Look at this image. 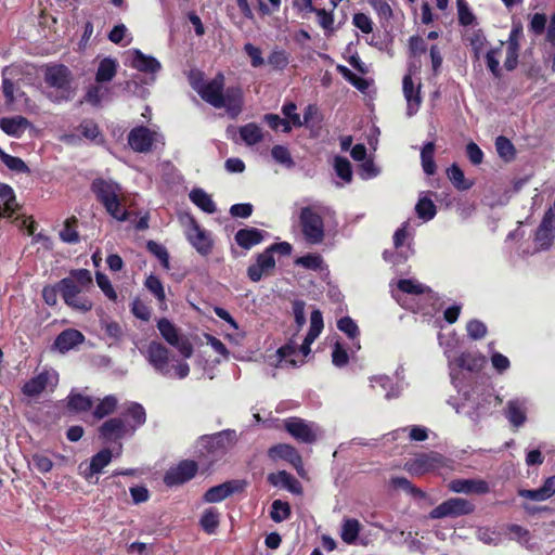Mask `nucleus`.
I'll return each instance as SVG.
<instances>
[{
	"mask_svg": "<svg viewBox=\"0 0 555 555\" xmlns=\"http://www.w3.org/2000/svg\"><path fill=\"white\" fill-rule=\"evenodd\" d=\"M447 465V459L437 453H421L404 464V469L411 475L421 476Z\"/></svg>",
	"mask_w": 555,
	"mask_h": 555,
	"instance_id": "nucleus-8",
	"label": "nucleus"
},
{
	"mask_svg": "<svg viewBox=\"0 0 555 555\" xmlns=\"http://www.w3.org/2000/svg\"><path fill=\"white\" fill-rule=\"evenodd\" d=\"M334 169L336 175L341 178L346 183L351 182L352 180V170L350 162L340 156H336L334 160Z\"/></svg>",
	"mask_w": 555,
	"mask_h": 555,
	"instance_id": "nucleus-54",
	"label": "nucleus"
},
{
	"mask_svg": "<svg viewBox=\"0 0 555 555\" xmlns=\"http://www.w3.org/2000/svg\"><path fill=\"white\" fill-rule=\"evenodd\" d=\"M244 51L250 57V64L253 67L258 68L264 64L261 50L258 47L251 43H246L244 46Z\"/></svg>",
	"mask_w": 555,
	"mask_h": 555,
	"instance_id": "nucleus-63",
	"label": "nucleus"
},
{
	"mask_svg": "<svg viewBox=\"0 0 555 555\" xmlns=\"http://www.w3.org/2000/svg\"><path fill=\"white\" fill-rule=\"evenodd\" d=\"M128 415L133 420L134 425L130 426V435H133L135 429L142 426L146 421V413L144 408L137 402H131L127 408Z\"/></svg>",
	"mask_w": 555,
	"mask_h": 555,
	"instance_id": "nucleus-44",
	"label": "nucleus"
},
{
	"mask_svg": "<svg viewBox=\"0 0 555 555\" xmlns=\"http://www.w3.org/2000/svg\"><path fill=\"white\" fill-rule=\"evenodd\" d=\"M468 336L474 339H481L487 334V326L479 320H470L466 325Z\"/></svg>",
	"mask_w": 555,
	"mask_h": 555,
	"instance_id": "nucleus-59",
	"label": "nucleus"
},
{
	"mask_svg": "<svg viewBox=\"0 0 555 555\" xmlns=\"http://www.w3.org/2000/svg\"><path fill=\"white\" fill-rule=\"evenodd\" d=\"M77 222L76 218L67 219L63 230L60 232L61 240L65 243L75 244L79 242V235L74 224Z\"/></svg>",
	"mask_w": 555,
	"mask_h": 555,
	"instance_id": "nucleus-57",
	"label": "nucleus"
},
{
	"mask_svg": "<svg viewBox=\"0 0 555 555\" xmlns=\"http://www.w3.org/2000/svg\"><path fill=\"white\" fill-rule=\"evenodd\" d=\"M288 63H289L288 54L284 50L279 49V48L273 49L268 56V64L274 70H283L284 68H286Z\"/></svg>",
	"mask_w": 555,
	"mask_h": 555,
	"instance_id": "nucleus-47",
	"label": "nucleus"
},
{
	"mask_svg": "<svg viewBox=\"0 0 555 555\" xmlns=\"http://www.w3.org/2000/svg\"><path fill=\"white\" fill-rule=\"evenodd\" d=\"M555 234V217L552 210L545 212L541 224L535 233V242L541 249L551 246Z\"/></svg>",
	"mask_w": 555,
	"mask_h": 555,
	"instance_id": "nucleus-21",
	"label": "nucleus"
},
{
	"mask_svg": "<svg viewBox=\"0 0 555 555\" xmlns=\"http://www.w3.org/2000/svg\"><path fill=\"white\" fill-rule=\"evenodd\" d=\"M269 454L273 459L286 460L297 469L298 474L300 476H302L301 456L294 447H292L289 444L281 443V444L272 447L269 450Z\"/></svg>",
	"mask_w": 555,
	"mask_h": 555,
	"instance_id": "nucleus-24",
	"label": "nucleus"
},
{
	"mask_svg": "<svg viewBox=\"0 0 555 555\" xmlns=\"http://www.w3.org/2000/svg\"><path fill=\"white\" fill-rule=\"evenodd\" d=\"M323 326L322 313L320 310L314 309L310 315L309 331L299 349H297V346L293 340L278 349L276 354L279 357L280 365H301L304 363V358L311 352L310 346L319 337Z\"/></svg>",
	"mask_w": 555,
	"mask_h": 555,
	"instance_id": "nucleus-1",
	"label": "nucleus"
},
{
	"mask_svg": "<svg viewBox=\"0 0 555 555\" xmlns=\"http://www.w3.org/2000/svg\"><path fill=\"white\" fill-rule=\"evenodd\" d=\"M185 235L191 245L203 256L208 255L212 248V241L207 231L202 229L192 216L183 218Z\"/></svg>",
	"mask_w": 555,
	"mask_h": 555,
	"instance_id": "nucleus-9",
	"label": "nucleus"
},
{
	"mask_svg": "<svg viewBox=\"0 0 555 555\" xmlns=\"http://www.w3.org/2000/svg\"><path fill=\"white\" fill-rule=\"evenodd\" d=\"M286 431L300 442L312 443L318 437V427L299 417H289L284 421Z\"/></svg>",
	"mask_w": 555,
	"mask_h": 555,
	"instance_id": "nucleus-14",
	"label": "nucleus"
},
{
	"mask_svg": "<svg viewBox=\"0 0 555 555\" xmlns=\"http://www.w3.org/2000/svg\"><path fill=\"white\" fill-rule=\"evenodd\" d=\"M92 191L113 218L119 221L127 219V211L121 205V188L118 183L112 180L96 179L92 183Z\"/></svg>",
	"mask_w": 555,
	"mask_h": 555,
	"instance_id": "nucleus-4",
	"label": "nucleus"
},
{
	"mask_svg": "<svg viewBox=\"0 0 555 555\" xmlns=\"http://www.w3.org/2000/svg\"><path fill=\"white\" fill-rule=\"evenodd\" d=\"M448 487L452 492L464 494H485L490 490L483 479H453Z\"/></svg>",
	"mask_w": 555,
	"mask_h": 555,
	"instance_id": "nucleus-19",
	"label": "nucleus"
},
{
	"mask_svg": "<svg viewBox=\"0 0 555 555\" xmlns=\"http://www.w3.org/2000/svg\"><path fill=\"white\" fill-rule=\"evenodd\" d=\"M0 159L12 171L29 172L28 166L25 164V162L22 158L9 155L1 147H0Z\"/></svg>",
	"mask_w": 555,
	"mask_h": 555,
	"instance_id": "nucleus-48",
	"label": "nucleus"
},
{
	"mask_svg": "<svg viewBox=\"0 0 555 555\" xmlns=\"http://www.w3.org/2000/svg\"><path fill=\"white\" fill-rule=\"evenodd\" d=\"M83 339L85 336L79 331L68 328L57 335L54 341V347L64 353L81 344Z\"/></svg>",
	"mask_w": 555,
	"mask_h": 555,
	"instance_id": "nucleus-27",
	"label": "nucleus"
},
{
	"mask_svg": "<svg viewBox=\"0 0 555 555\" xmlns=\"http://www.w3.org/2000/svg\"><path fill=\"white\" fill-rule=\"evenodd\" d=\"M145 287L158 299L160 304L165 302V289L162 281L157 276H147V279L145 280Z\"/></svg>",
	"mask_w": 555,
	"mask_h": 555,
	"instance_id": "nucleus-56",
	"label": "nucleus"
},
{
	"mask_svg": "<svg viewBox=\"0 0 555 555\" xmlns=\"http://www.w3.org/2000/svg\"><path fill=\"white\" fill-rule=\"evenodd\" d=\"M147 248H149V250H150V251H151L155 257H157V258L160 260V262H162L163 267H164L166 270H169V269H170V264H169V254H168L167 249H166L163 245H160V244H158V243H156V242L150 241V242L147 243Z\"/></svg>",
	"mask_w": 555,
	"mask_h": 555,
	"instance_id": "nucleus-58",
	"label": "nucleus"
},
{
	"mask_svg": "<svg viewBox=\"0 0 555 555\" xmlns=\"http://www.w3.org/2000/svg\"><path fill=\"white\" fill-rule=\"evenodd\" d=\"M402 89L406 101V115L413 116L421 105L422 99L420 94L421 85H414L410 74L405 75L402 80Z\"/></svg>",
	"mask_w": 555,
	"mask_h": 555,
	"instance_id": "nucleus-20",
	"label": "nucleus"
},
{
	"mask_svg": "<svg viewBox=\"0 0 555 555\" xmlns=\"http://www.w3.org/2000/svg\"><path fill=\"white\" fill-rule=\"evenodd\" d=\"M224 89V75L218 73L211 80L206 81L203 87L195 86V91L208 104L215 108H222L221 98Z\"/></svg>",
	"mask_w": 555,
	"mask_h": 555,
	"instance_id": "nucleus-13",
	"label": "nucleus"
},
{
	"mask_svg": "<svg viewBox=\"0 0 555 555\" xmlns=\"http://www.w3.org/2000/svg\"><path fill=\"white\" fill-rule=\"evenodd\" d=\"M0 198L3 201V209L1 211L10 217L18 206L13 189L8 184L0 183Z\"/></svg>",
	"mask_w": 555,
	"mask_h": 555,
	"instance_id": "nucleus-40",
	"label": "nucleus"
},
{
	"mask_svg": "<svg viewBox=\"0 0 555 555\" xmlns=\"http://www.w3.org/2000/svg\"><path fill=\"white\" fill-rule=\"evenodd\" d=\"M91 283L90 272L86 269H80L72 272L70 276L62 279L57 284V288L66 305L80 311H89L92 308V302L81 296L80 293Z\"/></svg>",
	"mask_w": 555,
	"mask_h": 555,
	"instance_id": "nucleus-2",
	"label": "nucleus"
},
{
	"mask_svg": "<svg viewBox=\"0 0 555 555\" xmlns=\"http://www.w3.org/2000/svg\"><path fill=\"white\" fill-rule=\"evenodd\" d=\"M527 400L512 399L506 403L504 414L514 427H520L527 421Z\"/></svg>",
	"mask_w": 555,
	"mask_h": 555,
	"instance_id": "nucleus-23",
	"label": "nucleus"
},
{
	"mask_svg": "<svg viewBox=\"0 0 555 555\" xmlns=\"http://www.w3.org/2000/svg\"><path fill=\"white\" fill-rule=\"evenodd\" d=\"M117 72V63L115 60L106 57L100 62L96 70L95 79L98 82L111 81Z\"/></svg>",
	"mask_w": 555,
	"mask_h": 555,
	"instance_id": "nucleus-37",
	"label": "nucleus"
},
{
	"mask_svg": "<svg viewBox=\"0 0 555 555\" xmlns=\"http://www.w3.org/2000/svg\"><path fill=\"white\" fill-rule=\"evenodd\" d=\"M264 120L270 126V128L274 130L282 128V131L285 133H288L292 130L291 121L286 120L285 118H281L279 115L267 114L264 116Z\"/></svg>",
	"mask_w": 555,
	"mask_h": 555,
	"instance_id": "nucleus-61",
	"label": "nucleus"
},
{
	"mask_svg": "<svg viewBox=\"0 0 555 555\" xmlns=\"http://www.w3.org/2000/svg\"><path fill=\"white\" fill-rule=\"evenodd\" d=\"M337 327L339 331L344 332L349 338L353 340L352 343V351H357L361 348L359 340L357 339L359 336V327L356 322L349 318L344 317L337 322Z\"/></svg>",
	"mask_w": 555,
	"mask_h": 555,
	"instance_id": "nucleus-35",
	"label": "nucleus"
},
{
	"mask_svg": "<svg viewBox=\"0 0 555 555\" xmlns=\"http://www.w3.org/2000/svg\"><path fill=\"white\" fill-rule=\"evenodd\" d=\"M30 126L27 118L23 116L3 117L0 120L1 129L11 137L20 138Z\"/></svg>",
	"mask_w": 555,
	"mask_h": 555,
	"instance_id": "nucleus-29",
	"label": "nucleus"
},
{
	"mask_svg": "<svg viewBox=\"0 0 555 555\" xmlns=\"http://www.w3.org/2000/svg\"><path fill=\"white\" fill-rule=\"evenodd\" d=\"M157 328L163 338L171 346L176 347L184 358H190L193 354V347L191 343L180 336L176 326L167 319H160L157 322Z\"/></svg>",
	"mask_w": 555,
	"mask_h": 555,
	"instance_id": "nucleus-11",
	"label": "nucleus"
},
{
	"mask_svg": "<svg viewBox=\"0 0 555 555\" xmlns=\"http://www.w3.org/2000/svg\"><path fill=\"white\" fill-rule=\"evenodd\" d=\"M219 518L220 514L216 508H208L201 518V526L207 533L211 534L219 526Z\"/></svg>",
	"mask_w": 555,
	"mask_h": 555,
	"instance_id": "nucleus-46",
	"label": "nucleus"
},
{
	"mask_svg": "<svg viewBox=\"0 0 555 555\" xmlns=\"http://www.w3.org/2000/svg\"><path fill=\"white\" fill-rule=\"evenodd\" d=\"M93 405L91 397L72 391L67 397V408L76 413L87 412Z\"/></svg>",
	"mask_w": 555,
	"mask_h": 555,
	"instance_id": "nucleus-34",
	"label": "nucleus"
},
{
	"mask_svg": "<svg viewBox=\"0 0 555 555\" xmlns=\"http://www.w3.org/2000/svg\"><path fill=\"white\" fill-rule=\"evenodd\" d=\"M291 516V506L282 500H274L271 505L270 517L275 522H282Z\"/></svg>",
	"mask_w": 555,
	"mask_h": 555,
	"instance_id": "nucleus-45",
	"label": "nucleus"
},
{
	"mask_svg": "<svg viewBox=\"0 0 555 555\" xmlns=\"http://www.w3.org/2000/svg\"><path fill=\"white\" fill-rule=\"evenodd\" d=\"M190 199L198 208L207 214H214L217 210L216 204L211 196L206 193L203 189H194L190 192Z\"/></svg>",
	"mask_w": 555,
	"mask_h": 555,
	"instance_id": "nucleus-33",
	"label": "nucleus"
},
{
	"mask_svg": "<svg viewBox=\"0 0 555 555\" xmlns=\"http://www.w3.org/2000/svg\"><path fill=\"white\" fill-rule=\"evenodd\" d=\"M397 286L399 291L406 294H428L430 298H434L436 296L429 287L423 285L422 283L413 279H401L398 281Z\"/></svg>",
	"mask_w": 555,
	"mask_h": 555,
	"instance_id": "nucleus-36",
	"label": "nucleus"
},
{
	"mask_svg": "<svg viewBox=\"0 0 555 555\" xmlns=\"http://www.w3.org/2000/svg\"><path fill=\"white\" fill-rule=\"evenodd\" d=\"M240 135L247 145H255L262 140V131L260 127L254 122L241 127Z\"/></svg>",
	"mask_w": 555,
	"mask_h": 555,
	"instance_id": "nucleus-43",
	"label": "nucleus"
},
{
	"mask_svg": "<svg viewBox=\"0 0 555 555\" xmlns=\"http://www.w3.org/2000/svg\"><path fill=\"white\" fill-rule=\"evenodd\" d=\"M98 286L102 289L105 296L115 301L117 299V294L112 286L109 279L103 273H96L95 275Z\"/></svg>",
	"mask_w": 555,
	"mask_h": 555,
	"instance_id": "nucleus-62",
	"label": "nucleus"
},
{
	"mask_svg": "<svg viewBox=\"0 0 555 555\" xmlns=\"http://www.w3.org/2000/svg\"><path fill=\"white\" fill-rule=\"evenodd\" d=\"M162 140V134L143 126L133 128L128 134L130 147L139 153L151 151L152 146Z\"/></svg>",
	"mask_w": 555,
	"mask_h": 555,
	"instance_id": "nucleus-12",
	"label": "nucleus"
},
{
	"mask_svg": "<svg viewBox=\"0 0 555 555\" xmlns=\"http://www.w3.org/2000/svg\"><path fill=\"white\" fill-rule=\"evenodd\" d=\"M112 461V452L103 449L91 457L90 464L81 473L85 479L90 480L94 475L102 472Z\"/></svg>",
	"mask_w": 555,
	"mask_h": 555,
	"instance_id": "nucleus-28",
	"label": "nucleus"
},
{
	"mask_svg": "<svg viewBox=\"0 0 555 555\" xmlns=\"http://www.w3.org/2000/svg\"><path fill=\"white\" fill-rule=\"evenodd\" d=\"M117 398L113 395H108L100 400V402L95 405L93 416L98 420H102L105 416L112 414L117 408Z\"/></svg>",
	"mask_w": 555,
	"mask_h": 555,
	"instance_id": "nucleus-39",
	"label": "nucleus"
},
{
	"mask_svg": "<svg viewBox=\"0 0 555 555\" xmlns=\"http://www.w3.org/2000/svg\"><path fill=\"white\" fill-rule=\"evenodd\" d=\"M371 387L375 388L378 385L382 389L387 390L386 399L396 398L399 396L398 389H396L390 380V378L386 375L373 376L370 379Z\"/></svg>",
	"mask_w": 555,
	"mask_h": 555,
	"instance_id": "nucleus-51",
	"label": "nucleus"
},
{
	"mask_svg": "<svg viewBox=\"0 0 555 555\" xmlns=\"http://www.w3.org/2000/svg\"><path fill=\"white\" fill-rule=\"evenodd\" d=\"M263 240V231L256 228L241 229L235 234L236 243L244 249L261 243Z\"/></svg>",
	"mask_w": 555,
	"mask_h": 555,
	"instance_id": "nucleus-31",
	"label": "nucleus"
},
{
	"mask_svg": "<svg viewBox=\"0 0 555 555\" xmlns=\"http://www.w3.org/2000/svg\"><path fill=\"white\" fill-rule=\"evenodd\" d=\"M361 530V524L356 518H345L341 522L340 538L346 544H354Z\"/></svg>",
	"mask_w": 555,
	"mask_h": 555,
	"instance_id": "nucleus-32",
	"label": "nucleus"
},
{
	"mask_svg": "<svg viewBox=\"0 0 555 555\" xmlns=\"http://www.w3.org/2000/svg\"><path fill=\"white\" fill-rule=\"evenodd\" d=\"M502 48L503 43H501L499 48L492 49L486 54L487 66L494 76H499L500 74L499 59L502 54Z\"/></svg>",
	"mask_w": 555,
	"mask_h": 555,
	"instance_id": "nucleus-60",
	"label": "nucleus"
},
{
	"mask_svg": "<svg viewBox=\"0 0 555 555\" xmlns=\"http://www.w3.org/2000/svg\"><path fill=\"white\" fill-rule=\"evenodd\" d=\"M435 144L427 142L421 151L422 167L426 175L431 176L436 172V164L434 160Z\"/></svg>",
	"mask_w": 555,
	"mask_h": 555,
	"instance_id": "nucleus-42",
	"label": "nucleus"
},
{
	"mask_svg": "<svg viewBox=\"0 0 555 555\" xmlns=\"http://www.w3.org/2000/svg\"><path fill=\"white\" fill-rule=\"evenodd\" d=\"M59 383V374L54 370H46L31 379H29L23 386L24 395L28 397H36L40 395L43 390L50 389L53 390Z\"/></svg>",
	"mask_w": 555,
	"mask_h": 555,
	"instance_id": "nucleus-15",
	"label": "nucleus"
},
{
	"mask_svg": "<svg viewBox=\"0 0 555 555\" xmlns=\"http://www.w3.org/2000/svg\"><path fill=\"white\" fill-rule=\"evenodd\" d=\"M305 308L306 302L304 300L298 299L293 302V314L298 331H300L302 326L306 324Z\"/></svg>",
	"mask_w": 555,
	"mask_h": 555,
	"instance_id": "nucleus-64",
	"label": "nucleus"
},
{
	"mask_svg": "<svg viewBox=\"0 0 555 555\" xmlns=\"http://www.w3.org/2000/svg\"><path fill=\"white\" fill-rule=\"evenodd\" d=\"M130 67L142 72L147 75H152V80H155V75L160 72V62L152 55L144 54L139 49H133L128 52Z\"/></svg>",
	"mask_w": 555,
	"mask_h": 555,
	"instance_id": "nucleus-16",
	"label": "nucleus"
},
{
	"mask_svg": "<svg viewBox=\"0 0 555 555\" xmlns=\"http://www.w3.org/2000/svg\"><path fill=\"white\" fill-rule=\"evenodd\" d=\"M299 225L302 236L308 244L318 245L325 236L324 222L321 216V207L317 204L300 208Z\"/></svg>",
	"mask_w": 555,
	"mask_h": 555,
	"instance_id": "nucleus-5",
	"label": "nucleus"
},
{
	"mask_svg": "<svg viewBox=\"0 0 555 555\" xmlns=\"http://www.w3.org/2000/svg\"><path fill=\"white\" fill-rule=\"evenodd\" d=\"M271 155L276 163L286 168H293L295 166L288 149L284 145H274L271 150Z\"/></svg>",
	"mask_w": 555,
	"mask_h": 555,
	"instance_id": "nucleus-53",
	"label": "nucleus"
},
{
	"mask_svg": "<svg viewBox=\"0 0 555 555\" xmlns=\"http://www.w3.org/2000/svg\"><path fill=\"white\" fill-rule=\"evenodd\" d=\"M447 176L460 191H466L473 186V182L465 179L463 170L455 164L447 170Z\"/></svg>",
	"mask_w": 555,
	"mask_h": 555,
	"instance_id": "nucleus-41",
	"label": "nucleus"
},
{
	"mask_svg": "<svg viewBox=\"0 0 555 555\" xmlns=\"http://www.w3.org/2000/svg\"><path fill=\"white\" fill-rule=\"evenodd\" d=\"M197 472V464L194 461H182L177 467L169 469L165 475L167 486L182 485L191 480Z\"/></svg>",
	"mask_w": 555,
	"mask_h": 555,
	"instance_id": "nucleus-17",
	"label": "nucleus"
},
{
	"mask_svg": "<svg viewBox=\"0 0 555 555\" xmlns=\"http://www.w3.org/2000/svg\"><path fill=\"white\" fill-rule=\"evenodd\" d=\"M46 83L54 89L49 91L47 95L54 102L67 101L72 98L70 70L64 65H52L47 67L44 72Z\"/></svg>",
	"mask_w": 555,
	"mask_h": 555,
	"instance_id": "nucleus-6",
	"label": "nucleus"
},
{
	"mask_svg": "<svg viewBox=\"0 0 555 555\" xmlns=\"http://www.w3.org/2000/svg\"><path fill=\"white\" fill-rule=\"evenodd\" d=\"M268 479L273 486H282L292 493L301 494L302 492L300 482L293 475L285 470L271 474L269 475Z\"/></svg>",
	"mask_w": 555,
	"mask_h": 555,
	"instance_id": "nucleus-30",
	"label": "nucleus"
},
{
	"mask_svg": "<svg viewBox=\"0 0 555 555\" xmlns=\"http://www.w3.org/2000/svg\"><path fill=\"white\" fill-rule=\"evenodd\" d=\"M244 483L238 480L227 481L209 488L204 494L207 503H218L243 489Z\"/></svg>",
	"mask_w": 555,
	"mask_h": 555,
	"instance_id": "nucleus-18",
	"label": "nucleus"
},
{
	"mask_svg": "<svg viewBox=\"0 0 555 555\" xmlns=\"http://www.w3.org/2000/svg\"><path fill=\"white\" fill-rule=\"evenodd\" d=\"M100 435L105 440L120 439L126 435H130V429L124 420L113 417L102 424L100 427Z\"/></svg>",
	"mask_w": 555,
	"mask_h": 555,
	"instance_id": "nucleus-26",
	"label": "nucleus"
},
{
	"mask_svg": "<svg viewBox=\"0 0 555 555\" xmlns=\"http://www.w3.org/2000/svg\"><path fill=\"white\" fill-rule=\"evenodd\" d=\"M415 210L417 216L425 221L431 220L436 216V206L434 202L427 197L418 199Z\"/></svg>",
	"mask_w": 555,
	"mask_h": 555,
	"instance_id": "nucleus-49",
	"label": "nucleus"
},
{
	"mask_svg": "<svg viewBox=\"0 0 555 555\" xmlns=\"http://www.w3.org/2000/svg\"><path fill=\"white\" fill-rule=\"evenodd\" d=\"M222 108H225L227 113L235 118L243 107V91L240 87H229L221 98Z\"/></svg>",
	"mask_w": 555,
	"mask_h": 555,
	"instance_id": "nucleus-25",
	"label": "nucleus"
},
{
	"mask_svg": "<svg viewBox=\"0 0 555 555\" xmlns=\"http://www.w3.org/2000/svg\"><path fill=\"white\" fill-rule=\"evenodd\" d=\"M147 362L164 377L185 378L190 373V366L184 361L172 363L169 350L158 341H151L144 352Z\"/></svg>",
	"mask_w": 555,
	"mask_h": 555,
	"instance_id": "nucleus-3",
	"label": "nucleus"
},
{
	"mask_svg": "<svg viewBox=\"0 0 555 555\" xmlns=\"http://www.w3.org/2000/svg\"><path fill=\"white\" fill-rule=\"evenodd\" d=\"M236 442L235 430H222L214 435L202 436L198 446L206 450L210 461L220 459Z\"/></svg>",
	"mask_w": 555,
	"mask_h": 555,
	"instance_id": "nucleus-7",
	"label": "nucleus"
},
{
	"mask_svg": "<svg viewBox=\"0 0 555 555\" xmlns=\"http://www.w3.org/2000/svg\"><path fill=\"white\" fill-rule=\"evenodd\" d=\"M274 267V257L270 250L266 249L263 253L258 255L256 263L248 267L247 275L253 282H258Z\"/></svg>",
	"mask_w": 555,
	"mask_h": 555,
	"instance_id": "nucleus-22",
	"label": "nucleus"
},
{
	"mask_svg": "<svg viewBox=\"0 0 555 555\" xmlns=\"http://www.w3.org/2000/svg\"><path fill=\"white\" fill-rule=\"evenodd\" d=\"M282 114L285 116V119L291 121V127L299 128L304 126V122L300 118V115L296 112L297 106L294 102L284 103L282 108Z\"/></svg>",
	"mask_w": 555,
	"mask_h": 555,
	"instance_id": "nucleus-55",
	"label": "nucleus"
},
{
	"mask_svg": "<svg viewBox=\"0 0 555 555\" xmlns=\"http://www.w3.org/2000/svg\"><path fill=\"white\" fill-rule=\"evenodd\" d=\"M517 30H513L509 36L508 44H507V55L505 60V67L508 70H512L515 68L517 64V50H518V43H517Z\"/></svg>",
	"mask_w": 555,
	"mask_h": 555,
	"instance_id": "nucleus-50",
	"label": "nucleus"
},
{
	"mask_svg": "<svg viewBox=\"0 0 555 555\" xmlns=\"http://www.w3.org/2000/svg\"><path fill=\"white\" fill-rule=\"evenodd\" d=\"M485 358L478 353L464 352L456 359V364L467 371H478L481 369Z\"/></svg>",
	"mask_w": 555,
	"mask_h": 555,
	"instance_id": "nucleus-38",
	"label": "nucleus"
},
{
	"mask_svg": "<svg viewBox=\"0 0 555 555\" xmlns=\"http://www.w3.org/2000/svg\"><path fill=\"white\" fill-rule=\"evenodd\" d=\"M474 512V505L465 499H449L429 513V518L440 519L444 517H459Z\"/></svg>",
	"mask_w": 555,
	"mask_h": 555,
	"instance_id": "nucleus-10",
	"label": "nucleus"
},
{
	"mask_svg": "<svg viewBox=\"0 0 555 555\" xmlns=\"http://www.w3.org/2000/svg\"><path fill=\"white\" fill-rule=\"evenodd\" d=\"M495 149L501 158L506 162L514 159L515 147L512 142L505 137H498L495 140Z\"/></svg>",
	"mask_w": 555,
	"mask_h": 555,
	"instance_id": "nucleus-52",
	"label": "nucleus"
}]
</instances>
